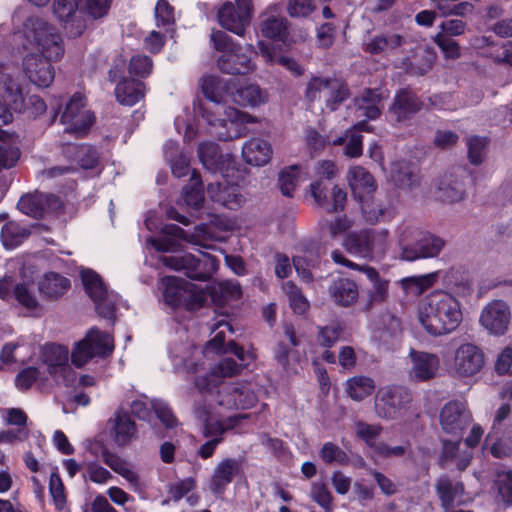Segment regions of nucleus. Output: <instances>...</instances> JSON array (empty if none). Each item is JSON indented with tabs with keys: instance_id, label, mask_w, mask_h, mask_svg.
<instances>
[{
	"instance_id": "nucleus-29",
	"label": "nucleus",
	"mask_w": 512,
	"mask_h": 512,
	"mask_svg": "<svg viewBox=\"0 0 512 512\" xmlns=\"http://www.w3.org/2000/svg\"><path fill=\"white\" fill-rule=\"evenodd\" d=\"M111 434L119 446L127 445L136 435V426L127 412L118 410L110 419Z\"/></svg>"
},
{
	"instance_id": "nucleus-62",
	"label": "nucleus",
	"mask_w": 512,
	"mask_h": 512,
	"mask_svg": "<svg viewBox=\"0 0 512 512\" xmlns=\"http://www.w3.org/2000/svg\"><path fill=\"white\" fill-rule=\"evenodd\" d=\"M487 141L485 138L473 136L467 139L468 157L472 164H480L485 154Z\"/></svg>"
},
{
	"instance_id": "nucleus-2",
	"label": "nucleus",
	"mask_w": 512,
	"mask_h": 512,
	"mask_svg": "<svg viewBox=\"0 0 512 512\" xmlns=\"http://www.w3.org/2000/svg\"><path fill=\"white\" fill-rule=\"evenodd\" d=\"M231 81L223 80L218 76L207 75L201 79V89L205 97L214 103L213 107H200V112L208 123L217 127L218 138L229 141L246 135L245 124L255 123L257 119L252 115L241 112L231 106H224L227 97L231 95Z\"/></svg>"
},
{
	"instance_id": "nucleus-44",
	"label": "nucleus",
	"mask_w": 512,
	"mask_h": 512,
	"mask_svg": "<svg viewBox=\"0 0 512 512\" xmlns=\"http://www.w3.org/2000/svg\"><path fill=\"white\" fill-rule=\"evenodd\" d=\"M66 153L83 169L94 168L99 159L96 149L88 145L69 146Z\"/></svg>"
},
{
	"instance_id": "nucleus-30",
	"label": "nucleus",
	"mask_w": 512,
	"mask_h": 512,
	"mask_svg": "<svg viewBox=\"0 0 512 512\" xmlns=\"http://www.w3.org/2000/svg\"><path fill=\"white\" fill-rule=\"evenodd\" d=\"M242 155L248 164L263 166L271 159L272 147L265 140L252 139L244 145Z\"/></svg>"
},
{
	"instance_id": "nucleus-52",
	"label": "nucleus",
	"mask_w": 512,
	"mask_h": 512,
	"mask_svg": "<svg viewBox=\"0 0 512 512\" xmlns=\"http://www.w3.org/2000/svg\"><path fill=\"white\" fill-rule=\"evenodd\" d=\"M348 181L353 190L364 189L369 192L374 189L373 176L361 166H355L349 170Z\"/></svg>"
},
{
	"instance_id": "nucleus-8",
	"label": "nucleus",
	"mask_w": 512,
	"mask_h": 512,
	"mask_svg": "<svg viewBox=\"0 0 512 512\" xmlns=\"http://www.w3.org/2000/svg\"><path fill=\"white\" fill-rule=\"evenodd\" d=\"M484 365L483 350L473 343H463L455 350L449 370L455 377L466 378L479 373Z\"/></svg>"
},
{
	"instance_id": "nucleus-13",
	"label": "nucleus",
	"mask_w": 512,
	"mask_h": 512,
	"mask_svg": "<svg viewBox=\"0 0 512 512\" xmlns=\"http://www.w3.org/2000/svg\"><path fill=\"white\" fill-rule=\"evenodd\" d=\"M60 121L66 125L65 133L80 136L93 124V114L85 109V100L80 93H75L61 115Z\"/></svg>"
},
{
	"instance_id": "nucleus-9",
	"label": "nucleus",
	"mask_w": 512,
	"mask_h": 512,
	"mask_svg": "<svg viewBox=\"0 0 512 512\" xmlns=\"http://www.w3.org/2000/svg\"><path fill=\"white\" fill-rule=\"evenodd\" d=\"M81 279L87 294L95 304L98 314L104 318H111L115 311L117 296L107 290L100 275L92 270H82Z\"/></svg>"
},
{
	"instance_id": "nucleus-34",
	"label": "nucleus",
	"mask_w": 512,
	"mask_h": 512,
	"mask_svg": "<svg viewBox=\"0 0 512 512\" xmlns=\"http://www.w3.org/2000/svg\"><path fill=\"white\" fill-rule=\"evenodd\" d=\"M117 100L124 105L132 106L144 97V84L138 80H124L115 88Z\"/></svg>"
},
{
	"instance_id": "nucleus-43",
	"label": "nucleus",
	"mask_w": 512,
	"mask_h": 512,
	"mask_svg": "<svg viewBox=\"0 0 512 512\" xmlns=\"http://www.w3.org/2000/svg\"><path fill=\"white\" fill-rule=\"evenodd\" d=\"M491 442L490 451L493 456L497 458L511 457L512 456V424L509 425L504 431L500 430L499 434L494 435Z\"/></svg>"
},
{
	"instance_id": "nucleus-15",
	"label": "nucleus",
	"mask_w": 512,
	"mask_h": 512,
	"mask_svg": "<svg viewBox=\"0 0 512 512\" xmlns=\"http://www.w3.org/2000/svg\"><path fill=\"white\" fill-rule=\"evenodd\" d=\"M216 402L226 409H249L256 404L257 396L246 384L226 383L217 391Z\"/></svg>"
},
{
	"instance_id": "nucleus-58",
	"label": "nucleus",
	"mask_w": 512,
	"mask_h": 512,
	"mask_svg": "<svg viewBox=\"0 0 512 512\" xmlns=\"http://www.w3.org/2000/svg\"><path fill=\"white\" fill-rule=\"evenodd\" d=\"M344 332V327L340 323H332L327 326L319 327L318 341L324 347H332L340 340Z\"/></svg>"
},
{
	"instance_id": "nucleus-1",
	"label": "nucleus",
	"mask_w": 512,
	"mask_h": 512,
	"mask_svg": "<svg viewBox=\"0 0 512 512\" xmlns=\"http://www.w3.org/2000/svg\"><path fill=\"white\" fill-rule=\"evenodd\" d=\"M23 36L24 48L31 50L23 59L24 72L35 85L48 87L55 75L51 63L64 54L63 39L52 24L38 16L25 21Z\"/></svg>"
},
{
	"instance_id": "nucleus-50",
	"label": "nucleus",
	"mask_w": 512,
	"mask_h": 512,
	"mask_svg": "<svg viewBox=\"0 0 512 512\" xmlns=\"http://www.w3.org/2000/svg\"><path fill=\"white\" fill-rule=\"evenodd\" d=\"M497 489V500L505 506L512 505V471H501L494 481Z\"/></svg>"
},
{
	"instance_id": "nucleus-3",
	"label": "nucleus",
	"mask_w": 512,
	"mask_h": 512,
	"mask_svg": "<svg viewBox=\"0 0 512 512\" xmlns=\"http://www.w3.org/2000/svg\"><path fill=\"white\" fill-rule=\"evenodd\" d=\"M418 319L430 336L448 335L462 322L460 302L451 293L434 290L420 301Z\"/></svg>"
},
{
	"instance_id": "nucleus-45",
	"label": "nucleus",
	"mask_w": 512,
	"mask_h": 512,
	"mask_svg": "<svg viewBox=\"0 0 512 512\" xmlns=\"http://www.w3.org/2000/svg\"><path fill=\"white\" fill-rule=\"evenodd\" d=\"M392 179L401 189H412L419 184L417 173L405 163L395 164L392 170Z\"/></svg>"
},
{
	"instance_id": "nucleus-28",
	"label": "nucleus",
	"mask_w": 512,
	"mask_h": 512,
	"mask_svg": "<svg viewBox=\"0 0 512 512\" xmlns=\"http://www.w3.org/2000/svg\"><path fill=\"white\" fill-rule=\"evenodd\" d=\"M436 53L430 47L416 49L413 59H405L403 65L406 72L415 76H424L429 73L436 61Z\"/></svg>"
},
{
	"instance_id": "nucleus-17",
	"label": "nucleus",
	"mask_w": 512,
	"mask_h": 512,
	"mask_svg": "<svg viewBox=\"0 0 512 512\" xmlns=\"http://www.w3.org/2000/svg\"><path fill=\"white\" fill-rule=\"evenodd\" d=\"M243 368L242 364L237 363L233 358H223L219 361L208 374L198 376L194 380V385L199 393H211L212 390L218 387L223 378L233 377L238 375Z\"/></svg>"
},
{
	"instance_id": "nucleus-47",
	"label": "nucleus",
	"mask_w": 512,
	"mask_h": 512,
	"mask_svg": "<svg viewBox=\"0 0 512 512\" xmlns=\"http://www.w3.org/2000/svg\"><path fill=\"white\" fill-rule=\"evenodd\" d=\"M29 236V231L16 222L6 223L1 230V239L6 247L13 248Z\"/></svg>"
},
{
	"instance_id": "nucleus-7",
	"label": "nucleus",
	"mask_w": 512,
	"mask_h": 512,
	"mask_svg": "<svg viewBox=\"0 0 512 512\" xmlns=\"http://www.w3.org/2000/svg\"><path fill=\"white\" fill-rule=\"evenodd\" d=\"M114 349L112 337L105 332L91 329L71 354L72 362L77 367L84 366L94 356H105Z\"/></svg>"
},
{
	"instance_id": "nucleus-49",
	"label": "nucleus",
	"mask_w": 512,
	"mask_h": 512,
	"mask_svg": "<svg viewBox=\"0 0 512 512\" xmlns=\"http://www.w3.org/2000/svg\"><path fill=\"white\" fill-rule=\"evenodd\" d=\"M190 182L191 185L184 188L183 198L188 206L198 209L203 204L204 195L202 181L196 171H193Z\"/></svg>"
},
{
	"instance_id": "nucleus-54",
	"label": "nucleus",
	"mask_w": 512,
	"mask_h": 512,
	"mask_svg": "<svg viewBox=\"0 0 512 512\" xmlns=\"http://www.w3.org/2000/svg\"><path fill=\"white\" fill-rule=\"evenodd\" d=\"M465 194L464 185L459 180L447 179L439 186V197L446 202H457L463 199Z\"/></svg>"
},
{
	"instance_id": "nucleus-35",
	"label": "nucleus",
	"mask_w": 512,
	"mask_h": 512,
	"mask_svg": "<svg viewBox=\"0 0 512 512\" xmlns=\"http://www.w3.org/2000/svg\"><path fill=\"white\" fill-rule=\"evenodd\" d=\"M438 276V272H432L420 276H410L401 279L399 284L406 294L420 296L436 284Z\"/></svg>"
},
{
	"instance_id": "nucleus-42",
	"label": "nucleus",
	"mask_w": 512,
	"mask_h": 512,
	"mask_svg": "<svg viewBox=\"0 0 512 512\" xmlns=\"http://www.w3.org/2000/svg\"><path fill=\"white\" fill-rule=\"evenodd\" d=\"M258 49L267 63L279 64L283 67H286L297 76L302 75L303 69L294 59L275 54L272 52L270 47L262 41L258 43Z\"/></svg>"
},
{
	"instance_id": "nucleus-59",
	"label": "nucleus",
	"mask_w": 512,
	"mask_h": 512,
	"mask_svg": "<svg viewBox=\"0 0 512 512\" xmlns=\"http://www.w3.org/2000/svg\"><path fill=\"white\" fill-rule=\"evenodd\" d=\"M49 491L58 510H62L66 504V495L63 482L57 472L50 475Z\"/></svg>"
},
{
	"instance_id": "nucleus-53",
	"label": "nucleus",
	"mask_w": 512,
	"mask_h": 512,
	"mask_svg": "<svg viewBox=\"0 0 512 512\" xmlns=\"http://www.w3.org/2000/svg\"><path fill=\"white\" fill-rule=\"evenodd\" d=\"M17 206L21 212L35 219L44 217L41 193L25 195L21 197Z\"/></svg>"
},
{
	"instance_id": "nucleus-24",
	"label": "nucleus",
	"mask_w": 512,
	"mask_h": 512,
	"mask_svg": "<svg viewBox=\"0 0 512 512\" xmlns=\"http://www.w3.org/2000/svg\"><path fill=\"white\" fill-rule=\"evenodd\" d=\"M435 489L441 501V506L445 510L463 502L464 485L460 481H454L448 476H441L436 482Z\"/></svg>"
},
{
	"instance_id": "nucleus-14",
	"label": "nucleus",
	"mask_w": 512,
	"mask_h": 512,
	"mask_svg": "<svg viewBox=\"0 0 512 512\" xmlns=\"http://www.w3.org/2000/svg\"><path fill=\"white\" fill-rule=\"evenodd\" d=\"M471 421V414L462 401H450L441 409L440 424L442 430L454 438L462 439L463 432Z\"/></svg>"
},
{
	"instance_id": "nucleus-55",
	"label": "nucleus",
	"mask_w": 512,
	"mask_h": 512,
	"mask_svg": "<svg viewBox=\"0 0 512 512\" xmlns=\"http://www.w3.org/2000/svg\"><path fill=\"white\" fill-rule=\"evenodd\" d=\"M13 298L29 311L40 309V303L32 289L26 283H19L14 287Z\"/></svg>"
},
{
	"instance_id": "nucleus-12",
	"label": "nucleus",
	"mask_w": 512,
	"mask_h": 512,
	"mask_svg": "<svg viewBox=\"0 0 512 512\" xmlns=\"http://www.w3.org/2000/svg\"><path fill=\"white\" fill-rule=\"evenodd\" d=\"M236 5L232 2H226L218 11V20L220 25L236 35L243 36L246 27L251 22L253 13L252 0H235Z\"/></svg>"
},
{
	"instance_id": "nucleus-22",
	"label": "nucleus",
	"mask_w": 512,
	"mask_h": 512,
	"mask_svg": "<svg viewBox=\"0 0 512 512\" xmlns=\"http://www.w3.org/2000/svg\"><path fill=\"white\" fill-rule=\"evenodd\" d=\"M375 245L376 235L371 230L349 233L343 241V247L348 253L368 260L373 258Z\"/></svg>"
},
{
	"instance_id": "nucleus-56",
	"label": "nucleus",
	"mask_w": 512,
	"mask_h": 512,
	"mask_svg": "<svg viewBox=\"0 0 512 512\" xmlns=\"http://www.w3.org/2000/svg\"><path fill=\"white\" fill-rule=\"evenodd\" d=\"M283 289L289 298L292 309L297 314H303L309 307V303L300 289L291 281L284 283Z\"/></svg>"
},
{
	"instance_id": "nucleus-40",
	"label": "nucleus",
	"mask_w": 512,
	"mask_h": 512,
	"mask_svg": "<svg viewBox=\"0 0 512 512\" xmlns=\"http://www.w3.org/2000/svg\"><path fill=\"white\" fill-rule=\"evenodd\" d=\"M383 97L377 89H366L359 98H356V104L369 119H376L381 112L379 104Z\"/></svg>"
},
{
	"instance_id": "nucleus-20",
	"label": "nucleus",
	"mask_w": 512,
	"mask_h": 512,
	"mask_svg": "<svg viewBox=\"0 0 512 512\" xmlns=\"http://www.w3.org/2000/svg\"><path fill=\"white\" fill-rule=\"evenodd\" d=\"M410 357L412 366L409 370V377L412 381L425 382L436 376L440 363L437 355L411 350Z\"/></svg>"
},
{
	"instance_id": "nucleus-64",
	"label": "nucleus",
	"mask_w": 512,
	"mask_h": 512,
	"mask_svg": "<svg viewBox=\"0 0 512 512\" xmlns=\"http://www.w3.org/2000/svg\"><path fill=\"white\" fill-rule=\"evenodd\" d=\"M350 96L347 84L338 78H332V99L328 108L334 111L339 104L344 102Z\"/></svg>"
},
{
	"instance_id": "nucleus-57",
	"label": "nucleus",
	"mask_w": 512,
	"mask_h": 512,
	"mask_svg": "<svg viewBox=\"0 0 512 512\" xmlns=\"http://www.w3.org/2000/svg\"><path fill=\"white\" fill-rule=\"evenodd\" d=\"M207 294L198 286L189 283L187 295L184 297L181 307L189 311H195L203 307L207 301Z\"/></svg>"
},
{
	"instance_id": "nucleus-18",
	"label": "nucleus",
	"mask_w": 512,
	"mask_h": 512,
	"mask_svg": "<svg viewBox=\"0 0 512 512\" xmlns=\"http://www.w3.org/2000/svg\"><path fill=\"white\" fill-rule=\"evenodd\" d=\"M510 318L509 306L502 300H495L483 309L480 323L491 334L503 335L508 329Z\"/></svg>"
},
{
	"instance_id": "nucleus-21",
	"label": "nucleus",
	"mask_w": 512,
	"mask_h": 512,
	"mask_svg": "<svg viewBox=\"0 0 512 512\" xmlns=\"http://www.w3.org/2000/svg\"><path fill=\"white\" fill-rule=\"evenodd\" d=\"M423 107V102L409 88L400 89L394 96L389 112L398 122L410 119Z\"/></svg>"
},
{
	"instance_id": "nucleus-4",
	"label": "nucleus",
	"mask_w": 512,
	"mask_h": 512,
	"mask_svg": "<svg viewBox=\"0 0 512 512\" xmlns=\"http://www.w3.org/2000/svg\"><path fill=\"white\" fill-rule=\"evenodd\" d=\"M211 40L214 48L222 52L217 59L218 68L226 74L230 75H246L252 72L255 65L250 57L242 53L240 45L233 43L231 37L221 30L213 31Z\"/></svg>"
},
{
	"instance_id": "nucleus-51",
	"label": "nucleus",
	"mask_w": 512,
	"mask_h": 512,
	"mask_svg": "<svg viewBox=\"0 0 512 512\" xmlns=\"http://www.w3.org/2000/svg\"><path fill=\"white\" fill-rule=\"evenodd\" d=\"M362 212L365 220L370 224L380 222L389 213L388 208L377 198H369L363 202Z\"/></svg>"
},
{
	"instance_id": "nucleus-27",
	"label": "nucleus",
	"mask_w": 512,
	"mask_h": 512,
	"mask_svg": "<svg viewBox=\"0 0 512 512\" xmlns=\"http://www.w3.org/2000/svg\"><path fill=\"white\" fill-rule=\"evenodd\" d=\"M240 472V463L236 459H225L215 468L210 482L213 493H222Z\"/></svg>"
},
{
	"instance_id": "nucleus-11",
	"label": "nucleus",
	"mask_w": 512,
	"mask_h": 512,
	"mask_svg": "<svg viewBox=\"0 0 512 512\" xmlns=\"http://www.w3.org/2000/svg\"><path fill=\"white\" fill-rule=\"evenodd\" d=\"M69 351L65 346L48 344L42 352V361L47 366L49 375L57 382L65 386L71 385L76 374L70 367Z\"/></svg>"
},
{
	"instance_id": "nucleus-23",
	"label": "nucleus",
	"mask_w": 512,
	"mask_h": 512,
	"mask_svg": "<svg viewBox=\"0 0 512 512\" xmlns=\"http://www.w3.org/2000/svg\"><path fill=\"white\" fill-rule=\"evenodd\" d=\"M208 194L214 202L221 204L231 210L239 208L245 201L236 184L215 183L209 184Z\"/></svg>"
},
{
	"instance_id": "nucleus-16",
	"label": "nucleus",
	"mask_w": 512,
	"mask_h": 512,
	"mask_svg": "<svg viewBox=\"0 0 512 512\" xmlns=\"http://www.w3.org/2000/svg\"><path fill=\"white\" fill-rule=\"evenodd\" d=\"M80 3L81 0H54L53 3L54 14L72 37L80 36L86 28L84 11L79 8Z\"/></svg>"
},
{
	"instance_id": "nucleus-38",
	"label": "nucleus",
	"mask_w": 512,
	"mask_h": 512,
	"mask_svg": "<svg viewBox=\"0 0 512 512\" xmlns=\"http://www.w3.org/2000/svg\"><path fill=\"white\" fill-rule=\"evenodd\" d=\"M19 157L20 151L11 135L0 129V171L14 166Z\"/></svg>"
},
{
	"instance_id": "nucleus-10",
	"label": "nucleus",
	"mask_w": 512,
	"mask_h": 512,
	"mask_svg": "<svg viewBox=\"0 0 512 512\" xmlns=\"http://www.w3.org/2000/svg\"><path fill=\"white\" fill-rule=\"evenodd\" d=\"M413 230L406 228L401 236V259L406 261H415L423 258H433L439 255L445 246V241L431 234H424L417 239L415 243H407Z\"/></svg>"
},
{
	"instance_id": "nucleus-36",
	"label": "nucleus",
	"mask_w": 512,
	"mask_h": 512,
	"mask_svg": "<svg viewBox=\"0 0 512 512\" xmlns=\"http://www.w3.org/2000/svg\"><path fill=\"white\" fill-rule=\"evenodd\" d=\"M231 96L235 103L241 106L251 107L259 106L268 99L267 93L255 84L241 87L235 92H232Z\"/></svg>"
},
{
	"instance_id": "nucleus-61",
	"label": "nucleus",
	"mask_w": 512,
	"mask_h": 512,
	"mask_svg": "<svg viewBox=\"0 0 512 512\" xmlns=\"http://www.w3.org/2000/svg\"><path fill=\"white\" fill-rule=\"evenodd\" d=\"M296 167H290L279 174V188L281 193L286 197H292L297 186Z\"/></svg>"
},
{
	"instance_id": "nucleus-46",
	"label": "nucleus",
	"mask_w": 512,
	"mask_h": 512,
	"mask_svg": "<svg viewBox=\"0 0 512 512\" xmlns=\"http://www.w3.org/2000/svg\"><path fill=\"white\" fill-rule=\"evenodd\" d=\"M165 156L170 162L172 173L180 178L188 174L190 159L184 154H178L177 147L168 143L165 148Z\"/></svg>"
},
{
	"instance_id": "nucleus-25",
	"label": "nucleus",
	"mask_w": 512,
	"mask_h": 512,
	"mask_svg": "<svg viewBox=\"0 0 512 512\" xmlns=\"http://www.w3.org/2000/svg\"><path fill=\"white\" fill-rule=\"evenodd\" d=\"M70 280L56 272L45 273L38 281V290L43 298L55 301L70 289Z\"/></svg>"
},
{
	"instance_id": "nucleus-37",
	"label": "nucleus",
	"mask_w": 512,
	"mask_h": 512,
	"mask_svg": "<svg viewBox=\"0 0 512 512\" xmlns=\"http://www.w3.org/2000/svg\"><path fill=\"white\" fill-rule=\"evenodd\" d=\"M2 89H3V105L14 111H21L24 107V100L21 90L16 81L9 75L1 76Z\"/></svg>"
},
{
	"instance_id": "nucleus-48",
	"label": "nucleus",
	"mask_w": 512,
	"mask_h": 512,
	"mask_svg": "<svg viewBox=\"0 0 512 512\" xmlns=\"http://www.w3.org/2000/svg\"><path fill=\"white\" fill-rule=\"evenodd\" d=\"M194 411L197 417L204 421L203 434L205 437H221L225 431V427L220 421H209L210 408L208 406L196 402Z\"/></svg>"
},
{
	"instance_id": "nucleus-33",
	"label": "nucleus",
	"mask_w": 512,
	"mask_h": 512,
	"mask_svg": "<svg viewBox=\"0 0 512 512\" xmlns=\"http://www.w3.org/2000/svg\"><path fill=\"white\" fill-rule=\"evenodd\" d=\"M406 43L404 36L396 33H388L375 36L365 47V51L370 54H381L388 51H394Z\"/></svg>"
},
{
	"instance_id": "nucleus-31",
	"label": "nucleus",
	"mask_w": 512,
	"mask_h": 512,
	"mask_svg": "<svg viewBox=\"0 0 512 512\" xmlns=\"http://www.w3.org/2000/svg\"><path fill=\"white\" fill-rule=\"evenodd\" d=\"M163 297L165 302L172 307H181L184 297L187 295L189 282L167 276L162 279Z\"/></svg>"
},
{
	"instance_id": "nucleus-5",
	"label": "nucleus",
	"mask_w": 512,
	"mask_h": 512,
	"mask_svg": "<svg viewBox=\"0 0 512 512\" xmlns=\"http://www.w3.org/2000/svg\"><path fill=\"white\" fill-rule=\"evenodd\" d=\"M160 261L166 267L182 271L187 277L199 281H207L218 268L217 259L205 252H201L200 257L190 253L163 256L160 257Z\"/></svg>"
},
{
	"instance_id": "nucleus-26",
	"label": "nucleus",
	"mask_w": 512,
	"mask_h": 512,
	"mask_svg": "<svg viewBox=\"0 0 512 512\" xmlns=\"http://www.w3.org/2000/svg\"><path fill=\"white\" fill-rule=\"evenodd\" d=\"M328 291L333 302L342 307L353 305L359 296L357 284L348 278L334 280Z\"/></svg>"
},
{
	"instance_id": "nucleus-6",
	"label": "nucleus",
	"mask_w": 512,
	"mask_h": 512,
	"mask_svg": "<svg viewBox=\"0 0 512 512\" xmlns=\"http://www.w3.org/2000/svg\"><path fill=\"white\" fill-rule=\"evenodd\" d=\"M412 392L401 385L381 388L375 401L377 415L384 419H395L412 402Z\"/></svg>"
},
{
	"instance_id": "nucleus-39",
	"label": "nucleus",
	"mask_w": 512,
	"mask_h": 512,
	"mask_svg": "<svg viewBox=\"0 0 512 512\" xmlns=\"http://www.w3.org/2000/svg\"><path fill=\"white\" fill-rule=\"evenodd\" d=\"M375 382L367 376H354L346 382V392L355 401H361L375 390Z\"/></svg>"
},
{
	"instance_id": "nucleus-19",
	"label": "nucleus",
	"mask_w": 512,
	"mask_h": 512,
	"mask_svg": "<svg viewBox=\"0 0 512 512\" xmlns=\"http://www.w3.org/2000/svg\"><path fill=\"white\" fill-rule=\"evenodd\" d=\"M310 189L315 202L327 212L335 213L344 210L347 193L339 186H333L329 192L326 183L317 180L310 185Z\"/></svg>"
},
{
	"instance_id": "nucleus-41",
	"label": "nucleus",
	"mask_w": 512,
	"mask_h": 512,
	"mask_svg": "<svg viewBox=\"0 0 512 512\" xmlns=\"http://www.w3.org/2000/svg\"><path fill=\"white\" fill-rule=\"evenodd\" d=\"M101 457L103 462L114 472L118 473L132 484L138 483V475L132 471L126 461L121 459L118 455L112 453L107 448H103L101 451Z\"/></svg>"
},
{
	"instance_id": "nucleus-32",
	"label": "nucleus",
	"mask_w": 512,
	"mask_h": 512,
	"mask_svg": "<svg viewBox=\"0 0 512 512\" xmlns=\"http://www.w3.org/2000/svg\"><path fill=\"white\" fill-rule=\"evenodd\" d=\"M260 30L263 36L284 42L288 36L287 20L279 15L265 13L262 15Z\"/></svg>"
},
{
	"instance_id": "nucleus-60",
	"label": "nucleus",
	"mask_w": 512,
	"mask_h": 512,
	"mask_svg": "<svg viewBox=\"0 0 512 512\" xmlns=\"http://www.w3.org/2000/svg\"><path fill=\"white\" fill-rule=\"evenodd\" d=\"M225 329L233 332V328L230 323L226 321H219L216 324L213 325L212 330H219L214 338L210 340L207 345L206 349L214 351L216 353H222L226 346H224L225 341Z\"/></svg>"
},
{
	"instance_id": "nucleus-63",
	"label": "nucleus",
	"mask_w": 512,
	"mask_h": 512,
	"mask_svg": "<svg viewBox=\"0 0 512 512\" xmlns=\"http://www.w3.org/2000/svg\"><path fill=\"white\" fill-rule=\"evenodd\" d=\"M434 42L439 46L442 50L446 58L449 59H458L461 56V49L459 44L449 38L448 35L445 34H437L434 37Z\"/></svg>"
}]
</instances>
